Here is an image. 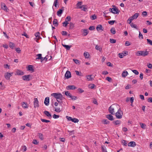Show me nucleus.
<instances>
[{
  "label": "nucleus",
  "instance_id": "obj_5",
  "mask_svg": "<svg viewBox=\"0 0 152 152\" xmlns=\"http://www.w3.org/2000/svg\"><path fill=\"white\" fill-rule=\"evenodd\" d=\"M113 7H115V8H110L109 9V11L113 13L118 14L120 11L115 6H114Z\"/></svg>",
  "mask_w": 152,
  "mask_h": 152
},
{
  "label": "nucleus",
  "instance_id": "obj_64",
  "mask_svg": "<svg viewBox=\"0 0 152 152\" xmlns=\"http://www.w3.org/2000/svg\"><path fill=\"white\" fill-rule=\"evenodd\" d=\"M32 143L35 145H37L38 143V142H37L36 140H33Z\"/></svg>",
  "mask_w": 152,
  "mask_h": 152
},
{
  "label": "nucleus",
  "instance_id": "obj_58",
  "mask_svg": "<svg viewBox=\"0 0 152 152\" xmlns=\"http://www.w3.org/2000/svg\"><path fill=\"white\" fill-rule=\"evenodd\" d=\"M139 37L140 39H143V37L141 33L139 31Z\"/></svg>",
  "mask_w": 152,
  "mask_h": 152
},
{
  "label": "nucleus",
  "instance_id": "obj_43",
  "mask_svg": "<svg viewBox=\"0 0 152 152\" xmlns=\"http://www.w3.org/2000/svg\"><path fill=\"white\" fill-rule=\"evenodd\" d=\"M41 120L42 122L45 123H48L50 122V121L49 120H47L42 118L41 119Z\"/></svg>",
  "mask_w": 152,
  "mask_h": 152
},
{
  "label": "nucleus",
  "instance_id": "obj_57",
  "mask_svg": "<svg viewBox=\"0 0 152 152\" xmlns=\"http://www.w3.org/2000/svg\"><path fill=\"white\" fill-rule=\"evenodd\" d=\"M147 40L148 43L152 45V41L149 39H147Z\"/></svg>",
  "mask_w": 152,
  "mask_h": 152
},
{
  "label": "nucleus",
  "instance_id": "obj_8",
  "mask_svg": "<svg viewBox=\"0 0 152 152\" xmlns=\"http://www.w3.org/2000/svg\"><path fill=\"white\" fill-rule=\"evenodd\" d=\"M1 8L3 9L5 11L7 12L9 10L6 5L5 3L1 2Z\"/></svg>",
  "mask_w": 152,
  "mask_h": 152
},
{
  "label": "nucleus",
  "instance_id": "obj_15",
  "mask_svg": "<svg viewBox=\"0 0 152 152\" xmlns=\"http://www.w3.org/2000/svg\"><path fill=\"white\" fill-rule=\"evenodd\" d=\"M49 102V98L48 97H47L45 98L44 104L46 106H48Z\"/></svg>",
  "mask_w": 152,
  "mask_h": 152
},
{
  "label": "nucleus",
  "instance_id": "obj_18",
  "mask_svg": "<svg viewBox=\"0 0 152 152\" xmlns=\"http://www.w3.org/2000/svg\"><path fill=\"white\" fill-rule=\"evenodd\" d=\"M22 107L23 108H27L28 107V104L26 102H23L22 103Z\"/></svg>",
  "mask_w": 152,
  "mask_h": 152
},
{
  "label": "nucleus",
  "instance_id": "obj_4",
  "mask_svg": "<svg viewBox=\"0 0 152 152\" xmlns=\"http://www.w3.org/2000/svg\"><path fill=\"white\" fill-rule=\"evenodd\" d=\"M115 116L117 118L120 119L122 118L123 115V112L119 108L117 110L116 113H115Z\"/></svg>",
  "mask_w": 152,
  "mask_h": 152
},
{
  "label": "nucleus",
  "instance_id": "obj_54",
  "mask_svg": "<svg viewBox=\"0 0 152 152\" xmlns=\"http://www.w3.org/2000/svg\"><path fill=\"white\" fill-rule=\"evenodd\" d=\"M15 47V44L12 42H11L10 44V47L12 49H13Z\"/></svg>",
  "mask_w": 152,
  "mask_h": 152
},
{
  "label": "nucleus",
  "instance_id": "obj_20",
  "mask_svg": "<svg viewBox=\"0 0 152 152\" xmlns=\"http://www.w3.org/2000/svg\"><path fill=\"white\" fill-rule=\"evenodd\" d=\"M128 75V72L125 70L123 71L122 73V77H125Z\"/></svg>",
  "mask_w": 152,
  "mask_h": 152
},
{
  "label": "nucleus",
  "instance_id": "obj_55",
  "mask_svg": "<svg viewBox=\"0 0 152 152\" xmlns=\"http://www.w3.org/2000/svg\"><path fill=\"white\" fill-rule=\"evenodd\" d=\"M130 26L132 28H137V27L136 25L134 24L133 23H132L131 24Z\"/></svg>",
  "mask_w": 152,
  "mask_h": 152
},
{
  "label": "nucleus",
  "instance_id": "obj_29",
  "mask_svg": "<svg viewBox=\"0 0 152 152\" xmlns=\"http://www.w3.org/2000/svg\"><path fill=\"white\" fill-rule=\"evenodd\" d=\"M95 48L96 50H99L100 52L102 51V48L100 46H98V45H96Z\"/></svg>",
  "mask_w": 152,
  "mask_h": 152
},
{
  "label": "nucleus",
  "instance_id": "obj_26",
  "mask_svg": "<svg viewBox=\"0 0 152 152\" xmlns=\"http://www.w3.org/2000/svg\"><path fill=\"white\" fill-rule=\"evenodd\" d=\"M62 45L67 50H69L71 47L72 46L71 45H65L63 44H62Z\"/></svg>",
  "mask_w": 152,
  "mask_h": 152
},
{
  "label": "nucleus",
  "instance_id": "obj_51",
  "mask_svg": "<svg viewBox=\"0 0 152 152\" xmlns=\"http://www.w3.org/2000/svg\"><path fill=\"white\" fill-rule=\"evenodd\" d=\"M147 12L146 11H144L142 13V15L144 17H146L147 15Z\"/></svg>",
  "mask_w": 152,
  "mask_h": 152
},
{
  "label": "nucleus",
  "instance_id": "obj_28",
  "mask_svg": "<svg viewBox=\"0 0 152 152\" xmlns=\"http://www.w3.org/2000/svg\"><path fill=\"white\" fill-rule=\"evenodd\" d=\"M44 114L48 117H51V115L49 112L47 111H45L44 112Z\"/></svg>",
  "mask_w": 152,
  "mask_h": 152
},
{
  "label": "nucleus",
  "instance_id": "obj_6",
  "mask_svg": "<svg viewBox=\"0 0 152 152\" xmlns=\"http://www.w3.org/2000/svg\"><path fill=\"white\" fill-rule=\"evenodd\" d=\"M34 35L36 37V38H34V40L37 42H38V41L40 39H41V38L40 36V33L39 32H37L35 33Z\"/></svg>",
  "mask_w": 152,
  "mask_h": 152
},
{
  "label": "nucleus",
  "instance_id": "obj_46",
  "mask_svg": "<svg viewBox=\"0 0 152 152\" xmlns=\"http://www.w3.org/2000/svg\"><path fill=\"white\" fill-rule=\"evenodd\" d=\"M122 143L123 145L126 146L127 145V142L126 141L124 140H123L122 141Z\"/></svg>",
  "mask_w": 152,
  "mask_h": 152
},
{
  "label": "nucleus",
  "instance_id": "obj_23",
  "mask_svg": "<svg viewBox=\"0 0 152 152\" xmlns=\"http://www.w3.org/2000/svg\"><path fill=\"white\" fill-rule=\"evenodd\" d=\"M53 25L55 26H57L58 25V23L57 19H54L53 22Z\"/></svg>",
  "mask_w": 152,
  "mask_h": 152
},
{
  "label": "nucleus",
  "instance_id": "obj_14",
  "mask_svg": "<svg viewBox=\"0 0 152 152\" xmlns=\"http://www.w3.org/2000/svg\"><path fill=\"white\" fill-rule=\"evenodd\" d=\"M136 143L134 141H131L129 142L128 144V146L132 147H135L136 145Z\"/></svg>",
  "mask_w": 152,
  "mask_h": 152
},
{
  "label": "nucleus",
  "instance_id": "obj_22",
  "mask_svg": "<svg viewBox=\"0 0 152 152\" xmlns=\"http://www.w3.org/2000/svg\"><path fill=\"white\" fill-rule=\"evenodd\" d=\"M16 74L18 75H23L24 74V72L20 70H18L16 71Z\"/></svg>",
  "mask_w": 152,
  "mask_h": 152
},
{
  "label": "nucleus",
  "instance_id": "obj_36",
  "mask_svg": "<svg viewBox=\"0 0 152 152\" xmlns=\"http://www.w3.org/2000/svg\"><path fill=\"white\" fill-rule=\"evenodd\" d=\"M72 122L74 123H77L79 122V120L77 118H72V120L71 121Z\"/></svg>",
  "mask_w": 152,
  "mask_h": 152
},
{
  "label": "nucleus",
  "instance_id": "obj_17",
  "mask_svg": "<svg viewBox=\"0 0 152 152\" xmlns=\"http://www.w3.org/2000/svg\"><path fill=\"white\" fill-rule=\"evenodd\" d=\"M93 75H88L86 76L87 79L88 81L92 80H94Z\"/></svg>",
  "mask_w": 152,
  "mask_h": 152
},
{
  "label": "nucleus",
  "instance_id": "obj_16",
  "mask_svg": "<svg viewBox=\"0 0 152 152\" xmlns=\"http://www.w3.org/2000/svg\"><path fill=\"white\" fill-rule=\"evenodd\" d=\"M66 88L67 90H74L76 88L74 85H70L67 86Z\"/></svg>",
  "mask_w": 152,
  "mask_h": 152
},
{
  "label": "nucleus",
  "instance_id": "obj_39",
  "mask_svg": "<svg viewBox=\"0 0 152 152\" xmlns=\"http://www.w3.org/2000/svg\"><path fill=\"white\" fill-rule=\"evenodd\" d=\"M42 54H37L36 56H37L38 57L37 58H36V59H40V60H41V59L42 57Z\"/></svg>",
  "mask_w": 152,
  "mask_h": 152
},
{
  "label": "nucleus",
  "instance_id": "obj_25",
  "mask_svg": "<svg viewBox=\"0 0 152 152\" xmlns=\"http://www.w3.org/2000/svg\"><path fill=\"white\" fill-rule=\"evenodd\" d=\"M113 123L115 125H119L121 124V121L120 120L114 121Z\"/></svg>",
  "mask_w": 152,
  "mask_h": 152
},
{
  "label": "nucleus",
  "instance_id": "obj_45",
  "mask_svg": "<svg viewBox=\"0 0 152 152\" xmlns=\"http://www.w3.org/2000/svg\"><path fill=\"white\" fill-rule=\"evenodd\" d=\"M69 23L68 22L65 21L62 23L63 26L66 27L67 26V25Z\"/></svg>",
  "mask_w": 152,
  "mask_h": 152
},
{
  "label": "nucleus",
  "instance_id": "obj_52",
  "mask_svg": "<svg viewBox=\"0 0 152 152\" xmlns=\"http://www.w3.org/2000/svg\"><path fill=\"white\" fill-rule=\"evenodd\" d=\"M65 94L66 96H69V97L71 95V94L68 91H66L65 92Z\"/></svg>",
  "mask_w": 152,
  "mask_h": 152
},
{
  "label": "nucleus",
  "instance_id": "obj_61",
  "mask_svg": "<svg viewBox=\"0 0 152 152\" xmlns=\"http://www.w3.org/2000/svg\"><path fill=\"white\" fill-rule=\"evenodd\" d=\"M59 116L58 115H57L55 114H54L53 115V117L55 119L58 118L59 117Z\"/></svg>",
  "mask_w": 152,
  "mask_h": 152
},
{
  "label": "nucleus",
  "instance_id": "obj_47",
  "mask_svg": "<svg viewBox=\"0 0 152 152\" xmlns=\"http://www.w3.org/2000/svg\"><path fill=\"white\" fill-rule=\"evenodd\" d=\"M38 135L39 137V138L41 140H43V135L41 133H38Z\"/></svg>",
  "mask_w": 152,
  "mask_h": 152
},
{
  "label": "nucleus",
  "instance_id": "obj_62",
  "mask_svg": "<svg viewBox=\"0 0 152 152\" xmlns=\"http://www.w3.org/2000/svg\"><path fill=\"white\" fill-rule=\"evenodd\" d=\"M95 28L94 26H91L89 27V29L90 30L92 31L94 30Z\"/></svg>",
  "mask_w": 152,
  "mask_h": 152
},
{
  "label": "nucleus",
  "instance_id": "obj_21",
  "mask_svg": "<svg viewBox=\"0 0 152 152\" xmlns=\"http://www.w3.org/2000/svg\"><path fill=\"white\" fill-rule=\"evenodd\" d=\"M106 117L110 121H113V117L111 115L109 114L106 115Z\"/></svg>",
  "mask_w": 152,
  "mask_h": 152
},
{
  "label": "nucleus",
  "instance_id": "obj_7",
  "mask_svg": "<svg viewBox=\"0 0 152 152\" xmlns=\"http://www.w3.org/2000/svg\"><path fill=\"white\" fill-rule=\"evenodd\" d=\"M39 101L37 98H34V106L35 108L38 107L39 106Z\"/></svg>",
  "mask_w": 152,
  "mask_h": 152
},
{
  "label": "nucleus",
  "instance_id": "obj_10",
  "mask_svg": "<svg viewBox=\"0 0 152 152\" xmlns=\"http://www.w3.org/2000/svg\"><path fill=\"white\" fill-rule=\"evenodd\" d=\"M30 75H24L22 76V78L24 80L28 81L30 80Z\"/></svg>",
  "mask_w": 152,
  "mask_h": 152
},
{
  "label": "nucleus",
  "instance_id": "obj_48",
  "mask_svg": "<svg viewBox=\"0 0 152 152\" xmlns=\"http://www.w3.org/2000/svg\"><path fill=\"white\" fill-rule=\"evenodd\" d=\"M116 21L115 20H110L108 21V23L110 25H113L115 22Z\"/></svg>",
  "mask_w": 152,
  "mask_h": 152
},
{
  "label": "nucleus",
  "instance_id": "obj_59",
  "mask_svg": "<svg viewBox=\"0 0 152 152\" xmlns=\"http://www.w3.org/2000/svg\"><path fill=\"white\" fill-rule=\"evenodd\" d=\"M125 45L126 46H129L131 45V43H130V42L128 41H126V42L125 43Z\"/></svg>",
  "mask_w": 152,
  "mask_h": 152
},
{
  "label": "nucleus",
  "instance_id": "obj_40",
  "mask_svg": "<svg viewBox=\"0 0 152 152\" xmlns=\"http://www.w3.org/2000/svg\"><path fill=\"white\" fill-rule=\"evenodd\" d=\"M71 20V18L70 16H68L65 18V21L68 22L70 21Z\"/></svg>",
  "mask_w": 152,
  "mask_h": 152
},
{
  "label": "nucleus",
  "instance_id": "obj_56",
  "mask_svg": "<svg viewBox=\"0 0 152 152\" xmlns=\"http://www.w3.org/2000/svg\"><path fill=\"white\" fill-rule=\"evenodd\" d=\"M96 16L94 15L91 16V19L92 20L95 19H96Z\"/></svg>",
  "mask_w": 152,
  "mask_h": 152
},
{
  "label": "nucleus",
  "instance_id": "obj_11",
  "mask_svg": "<svg viewBox=\"0 0 152 152\" xmlns=\"http://www.w3.org/2000/svg\"><path fill=\"white\" fill-rule=\"evenodd\" d=\"M65 77L68 79L71 77V72L69 71H67L65 75Z\"/></svg>",
  "mask_w": 152,
  "mask_h": 152
},
{
  "label": "nucleus",
  "instance_id": "obj_33",
  "mask_svg": "<svg viewBox=\"0 0 152 152\" xmlns=\"http://www.w3.org/2000/svg\"><path fill=\"white\" fill-rule=\"evenodd\" d=\"M28 71H34V69L33 68V66L32 65H29L28 66Z\"/></svg>",
  "mask_w": 152,
  "mask_h": 152
},
{
  "label": "nucleus",
  "instance_id": "obj_19",
  "mask_svg": "<svg viewBox=\"0 0 152 152\" xmlns=\"http://www.w3.org/2000/svg\"><path fill=\"white\" fill-rule=\"evenodd\" d=\"M96 29L97 31H99L100 30L102 31L104 30V28L102 27V26L101 25H99L96 27Z\"/></svg>",
  "mask_w": 152,
  "mask_h": 152
},
{
  "label": "nucleus",
  "instance_id": "obj_35",
  "mask_svg": "<svg viewBox=\"0 0 152 152\" xmlns=\"http://www.w3.org/2000/svg\"><path fill=\"white\" fill-rule=\"evenodd\" d=\"M140 125L141 128L145 129H146V125L145 124L140 123Z\"/></svg>",
  "mask_w": 152,
  "mask_h": 152
},
{
  "label": "nucleus",
  "instance_id": "obj_34",
  "mask_svg": "<svg viewBox=\"0 0 152 152\" xmlns=\"http://www.w3.org/2000/svg\"><path fill=\"white\" fill-rule=\"evenodd\" d=\"M74 27V24L72 22H70L69 23V28L71 29H73Z\"/></svg>",
  "mask_w": 152,
  "mask_h": 152
},
{
  "label": "nucleus",
  "instance_id": "obj_1",
  "mask_svg": "<svg viewBox=\"0 0 152 152\" xmlns=\"http://www.w3.org/2000/svg\"><path fill=\"white\" fill-rule=\"evenodd\" d=\"M118 106L116 104H113L109 108L108 111L112 115H114L115 112L118 110Z\"/></svg>",
  "mask_w": 152,
  "mask_h": 152
},
{
  "label": "nucleus",
  "instance_id": "obj_38",
  "mask_svg": "<svg viewBox=\"0 0 152 152\" xmlns=\"http://www.w3.org/2000/svg\"><path fill=\"white\" fill-rule=\"evenodd\" d=\"M110 31L111 33L113 34H115L116 32L115 29L114 28H111L110 30Z\"/></svg>",
  "mask_w": 152,
  "mask_h": 152
},
{
  "label": "nucleus",
  "instance_id": "obj_2",
  "mask_svg": "<svg viewBox=\"0 0 152 152\" xmlns=\"http://www.w3.org/2000/svg\"><path fill=\"white\" fill-rule=\"evenodd\" d=\"M148 52L146 51H137L136 53V55L137 56H142L144 57L148 55Z\"/></svg>",
  "mask_w": 152,
  "mask_h": 152
},
{
  "label": "nucleus",
  "instance_id": "obj_49",
  "mask_svg": "<svg viewBox=\"0 0 152 152\" xmlns=\"http://www.w3.org/2000/svg\"><path fill=\"white\" fill-rule=\"evenodd\" d=\"M70 98H71L73 100H76L77 99V97L75 96H72V95L70 96Z\"/></svg>",
  "mask_w": 152,
  "mask_h": 152
},
{
  "label": "nucleus",
  "instance_id": "obj_32",
  "mask_svg": "<svg viewBox=\"0 0 152 152\" xmlns=\"http://www.w3.org/2000/svg\"><path fill=\"white\" fill-rule=\"evenodd\" d=\"M83 55L86 58H89V55L88 52L85 51Z\"/></svg>",
  "mask_w": 152,
  "mask_h": 152
},
{
  "label": "nucleus",
  "instance_id": "obj_13",
  "mask_svg": "<svg viewBox=\"0 0 152 152\" xmlns=\"http://www.w3.org/2000/svg\"><path fill=\"white\" fill-rule=\"evenodd\" d=\"M139 15V13H137L134 14L133 15L130 17V18H131V20H133L134 19H136L138 17Z\"/></svg>",
  "mask_w": 152,
  "mask_h": 152
},
{
  "label": "nucleus",
  "instance_id": "obj_12",
  "mask_svg": "<svg viewBox=\"0 0 152 152\" xmlns=\"http://www.w3.org/2000/svg\"><path fill=\"white\" fill-rule=\"evenodd\" d=\"M87 6L86 5H83L81 7H79V9H80L82 10H83L84 11L86 12L88 10Z\"/></svg>",
  "mask_w": 152,
  "mask_h": 152
},
{
  "label": "nucleus",
  "instance_id": "obj_31",
  "mask_svg": "<svg viewBox=\"0 0 152 152\" xmlns=\"http://www.w3.org/2000/svg\"><path fill=\"white\" fill-rule=\"evenodd\" d=\"M88 30L86 29H84L83 30V33L84 36H86L88 33Z\"/></svg>",
  "mask_w": 152,
  "mask_h": 152
},
{
  "label": "nucleus",
  "instance_id": "obj_41",
  "mask_svg": "<svg viewBox=\"0 0 152 152\" xmlns=\"http://www.w3.org/2000/svg\"><path fill=\"white\" fill-rule=\"evenodd\" d=\"M82 1H79L78 2V3H77V8H79V7H81L82 4Z\"/></svg>",
  "mask_w": 152,
  "mask_h": 152
},
{
  "label": "nucleus",
  "instance_id": "obj_63",
  "mask_svg": "<svg viewBox=\"0 0 152 152\" xmlns=\"http://www.w3.org/2000/svg\"><path fill=\"white\" fill-rule=\"evenodd\" d=\"M106 80H108L109 82H110L111 80H112V78L110 77H107L106 78Z\"/></svg>",
  "mask_w": 152,
  "mask_h": 152
},
{
  "label": "nucleus",
  "instance_id": "obj_9",
  "mask_svg": "<svg viewBox=\"0 0 152 152\" xmlns=\"http://www.w3.org/2000/svg\"><path fill=\"white\" fill-rule=\"evenodd\" d=\"M13 74V73H9L7 72L5 74L4 77L7 80H10V77Z\"/></svg>",
  "mask_w": 152,
  "mask_h": 152
},
{
  "label": "nucleus",
  "instance_id": "obj_42",
  "mask_svg": "<svg viewBox=\"0 0 152 152\" xmlns=\"http://www.w3.org/2000/svg\"><path fill=\"white\" fill-rule=\"evenodd\" d=\"M118 55L119 57L120 58H122L124 56V54L123 53H119Z\"/></svg>",
  "mask_w": 152,
  "mask_h": 152
},
{
  "label": "nucleus",
  "instance_id": "obj_24",
  "mask_svg": "<svg viewBox=\"0 0 152 152\" xmlns=\"http://www.w3.org/2000/svg\"><path fill=\"white\" fill-rule=\"evenodd\" d=\"M63 12V10L61 9H59L57 12V15L60 17Z\"/></svg>",
  "mask_w": 152,
  "mask_h": 152
},
{
  "label": "nucleus",
  "instance_id": "obj_37",
  "mask_svg": "<svg viewBox=\"0 0 152 152\" xmlns=\"http://www.w3.org/2000/svg\"><path fill=\"white\" fill-rule=\"evenodd\" d=\"M101 148L102 152H107V151L106 147H104V146H102Z\"/></svg>",
  "mask_w": 152,
  "mask_h": 152
},
{
  "label": "nucleus",
  "instance_id": "obj_30",
  "mask_svg": "<svg viewBox=\"0 0 152 152\" xmlns=\"http://www.w3.org/2000/svg\"><path fill=\"white\" fill-rule=\"evenodd\" d=\"M75 72L76 74L77 75H78L79 76H83V74L81 72H79V71H76V70L75 71Z\"/></svg>",
  "mask_w": 152,
  "mask_h": 152
},
{
  "label": "nucleus",
  "instance_id": "obj_27",
  "mask_svg": "<svg viewBox=\"0 0 152 152\" xmlns=\"http://www.w3.org/2000/svg\"><path fill=\"white\" fill-rule=\"evenodd\" d=\"M102 122L104 124H109L110 122L107 120L104 119L102 121Z\"/></svg>",
  "mask_w": 152,
  "mask_h": 152
},
{
  "label": "nucleus",
  "instance_id": "obj_3",
  "mask_svg": "<svg viewBox=\"0 0 152 152\" xmlns=\"http://www.w3.org/2000/svg\"><path fill=\"white\" fill-rule=\"evenodd\" d=\"M51 95V96H53L56 99H59L60 100H62L63 99V96L60 93H52Z\"/></svg>",
  "mask_w": 152,
  "mask_h": 152
},
{
  "label": "nucleus",
  "instance_id": "obj_44",
  "mask_svg": "<svg viewBox=\"0 0 152 152\" xmlns=\"http://www.w3.org/2000/svg\"><path fill=\"white\" fill-rule=\"evenodd\" d=\"M110 42L111 43H115L116 42V40L115 39H110Z\"/></svg>",
  "mask_w": 152,
  "mask_h": 152
},
{
  "label": "nucleus",
  "instance_id": "obj_60",
  "mask_svg": "<svg viewBox=\"0 0 152 152\" xmlns=\"http://www.w3.org/2000/svg\"><path fill=\"white\" fill-rule=\"evenodd\" d=\"M15 50L18 53H20L21 51L19 48H15Z\"/></svg>",
  "mask_w": 152,
  "mask_h": 152
},
{
  "label": "nucleus",
  "instance_id": "obj_53",
  "mask_svg": "<svg viewBox=\"0 0 152 152\" xmlns=\"http://www.w3.org/2000/svg\"><path fill=\"white\" fill-rule=\"evenodd\" d=\"M48 60V58L47 57V56L45 57L44 58L42 57V58L41 60V61L42 62L44 60H45V61H47Z\"/></svg>",
  "mask_w": 152,
  "mask_h": 152
},
{
  "label": "nucleus",
  "instance_id": "obj_50",
  "mask_svg": "<svg viewBox=\"0 0 152 152\" xmlns=\"http://www.w3.org/2000/svg\"><path fill=\"white\" fill-rule=\"evenodd\" d=\"M73 60L74 62L77 64H80V61L77 59H73Z\"/></svg>",
  "mask_w": 152,
  "mask_h": 152
}]
</instances>
